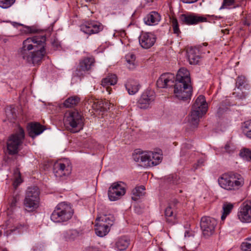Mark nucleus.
<instances>
[{
  "instance_id": "obj_1",
  "label": "nucleus",
  "mask_w": 251,
  "mask_h": 251,
  "mask_svg": "<svg viewBox=\"0 0 251 251\" xmlns=\"http://www.w3.org/2000/svg\"><path fill=\"white\" fill-rule=\"evenodd\" d=\"M46 41L44 35L27 38L23 42L22 47L18 50L19 57L30 65H39L46 53Z\"/></svg>"
},
{
  "instance_id": "obj_2",
  "label": "nucleus",
  "mask_w": 251,
  "mask_h": 251,
  "mask_svg": "<svg viewBox=\"0 0 251 251\" xmlns=\"http://www.w3.org/2000/svg\"><path fill=\"white\" fill-rule=\"evenodd\" d=\"M73 213V210L70 204L61 202L56 206L50 216V219L55 223L65 222L71 219Z\"/></svg>"
},
{
  "instance_id": "obj_3",
  "label": "nucleus",
  "mask_w": 251,
  "mask_h": 251,
  "mask_svg": "<svg viewBox=\"0 0 251 251\" xmlns=\"http://www.w3.org/2000/svg\"><path fill=\"white\" fill-rule=\"evenodd\" d=\"M25 138V132L20 126L17 131L11 135L7 141V149L8 153L11 155L17 154L20 150Z\"/></svg>"
},
{
  "instance_id": "obj_4",
  "label": "nucleus",
  "mask_w": 251,
  "mask_h": 251,
  "mask_svg": "<svg viewBox=\"0 0 251 251\" xmlns=\"http://www.w3.org/2000/svg\"><path fill=\"white\" fill-rule=\"evenodd\" d=\"M218 183L222 188L227 186L241 187L244 184V179L239 174L230 173L222 175L218 179Z\"/></svg>"
},
{
  "instance_id": "obj_5",
  "label": "nucleus",
  "mask_w": 251,
  "mask_h": 251,
  "mask_svg": "<svg viewBox=\"0 0 251 251\" xmlns=\"http://www.w3.org/2000/svg\"><path fill=\"white\" fill-rule=\"evenodd\" d=\"M135 160L145 167H151L159 164L162 159V154L158 152L144 151L135 158Z\"/></svg>"
},
{
  "instance_id": "obj_6",
  "label": "nucleus",
  "mask_w": 251,
  "mask_h": 251,
  "mask_svg": "<svg viewBox=\"0 0 251 251\" xmlns=\"http://www.w3.org/2000/svg\"><path fill=\"white\" fill-rule=\"evenodd\" d=\"M64 123L68 130L73 133L77 132L83 128V122L82 117L76 111L66 114Z\"/></svg>"
},
{
  "instance_id": "obj_7",
  "label": "nucleus",
  "mask_w": 251,
  "mask_h": 251,
  "mask_svg": "<svg viewBox=\"0 0 251 251\" xmlns=\"http://www.w3.org/2000/svg\"><path fill=\"white\" fill-rule=\"evenodd\" d=\"M39 189H29L27 191L24 201V207L25 211L30 212L36 210L40 202Z\"/></svg>"
},
{
  "instance_id": "obj_8",
  "label": "nucleus",
  "mask_w": 251,
  "mask_h": 251,
  "mask_svg": "<svg viewBox=\"0 0 251 251\" xmlns=\"http://www.w3.org/2000/svg\"><path fill=\"white\" fill-rule=\"evenodd\" d=\"M192 93L191 84L176 81L174 84V96L179 100H187L191 99Z\"/></svg>"
},
{
  "instance_id": "obj_9",
  "label": "nucleus",
  "mask_w": 251,
  "mask_h": 251,
  "mask_svg": "<svg viewBox=\"0 0 251 251\" xmlns=\"http://www.w3.org/2000/svg\"><path fill=\"white\" fill-rule=\"evenodd\" d=\"M237 218L242 223H251V200L241 203L237 212Z\"/></svg>"
},
{
  "instance_id": "obj_10",
  "label": "nucleus",
  "mask_w": 251,
  "mask_h": 251,
  "mask_svg": "<svg viewBox=\"0 0 251 251\" xmlns=\"http://www.w3.org/2000/svg\"><path fill=\"white\" fill-rule=\"evenodd\" d=\"M217 225V222L213 218L205 216L201 219V227L203 235L205 237L212 235L215 231V229Z\"/></svg>"
},
{
  "instance_id": "obj_11",
  "label": "nucleus",
  "mask_w": 251,
  "mask_h": 251,
  "mask_svg": "<svg viewBox=\"0 0 251 251\" xmlns=\"http://www.w3.org/2000/svg\"><path fill=\"white\" fill-rule=\"evenodd\" d=\"M155 99V92L151 90H147L143 93L138 100L137 106L140 109H148L154 102Z\"/></svg>"
},
{
  "instance_id": "obj_12",
  "label": "nucleus",
  "mask_w": 251,
  "mask_h": 251,
  "mask_svg": "<svg viewBox=\"0 0 251 251\" xmlns=\"http://www.w3.org/2000/svg\"><path fill=\"white\" fill-rule=\"evenodd\" d=\"M179 20L182 24L194 25L200 23L207 22V18L203 16H200L193 13H187L181 14Z\"/></svg>"
},
{
  "instance_id": "obj_13",
  "label": "nucleus",
  "mask_w": 251,
  "mask_h": 251,
  "mask_svg": "<svg viewBox=\"0 0 251 251\" xmlns=\"http://www.w3.org/2000/svg\"><path fill=\"white\" fill-rule=\"evenodd\" d=\"M53 173L56 178H61L69 176L72 172V166L69 163L57 162L53 165Z\"/></svg>"
},
{
  "instance_id": "obj_14",
  "label": "nucleus",
  "mask_w": 251,
  "mask_h": 251,
  "mask_svg": "<svg viewBox=\"0 0 251 251\" xmlns=\"http://www.w3.org/2000/svg\"><path fill=\"white\" fill-rule=\"evenodd\" d=\"M81 30L87 34H96L103 29L102 25L97 21H88L80 26Z\"/></svg>"
},
{
  "instance_id": "obj_15",
  "label": "nucleus",
  "mask_w": 251,
  "mask_h": 251,
  "mask_svg": "<svg viewBox=\"0 0 251 251\" xmlns=\"http://www.w3.org/2000/svg\"><path fill=\"white\" fill-rule=\"evenodd\" d=\"M176 82L175 75L172 73H164L161 75L156 82L158 88H165L174 85Z\"/></svg>"
},
{
  "instance_id": "obj_16",
  "label": "nucleus",
  "mask_w": 251,
  "mask_h": 251,
  "mask_svg": "<svg viewBox=\"0 0 251 251\" xmlns=\"http://www.w3.org/2000/svg\"><path fill=\"white\" fill-rule=\"evenodd\" d=\"M176 200L173 201L172 203L168 206L165 211V217L166 222L169 225L173 226L177 223L176 214L174 211L176 204L177 203Z\"/></svg>"
},
{
  "instance_id": "obj_17",
  "label": "nucleus",
  "mask_w": 251,
  "mask_h": 251,
  "mask_svg": "<svg viewBox=\"0 0 251 251\" xmlns=\"http://www.w3.org/2000/svg\"><path fill=\"white\" fill-rule=\"evenodd\" d=\"M141 46L144 49H149L152 47L156 41L155 36L149 32L142 33L139 38Z\"/></svg>"
},
{
  "instance_id": "obj_18",
  "label": "nucleus",
  "mask_w": 251,
  "mask_h": 251,
  "mask_svg": "<svg viewBox=\"0 0 251 251\" xmlns=\"http://www.w3.org/2000/svg\"><path fill=\"white\" fill-rule=\"evenodd\" d=\"M207 46V43H204L199 46L198 47L191 48L188 51V58L190 64H197L200 59L199 51L202 46Z\"/></svg>"
},
{
  "instance_id": "obj_19",
  "label": "nucleus",
  "mask_w": 251,
  "mask_h": 251,
  "mask_svg": "<svg viewBox=\"0 0 251 251\" xmlns=\"http://www.w3.org/2000/svg\"><path fill=\"white\" fill-rule=\"evenodd\" d=\"M208 109V105L205 97L202 95L199 96L196 100L192 109L197 110L202 114H205Z\"/></svg>"
},
{
  "instance_id": "obj_20",
  "label": "nucleus",
  "mask_w": 251,
  "mask_h": 251,
  "mask_svg": "<svg viewBox=\"0 0 251 251\" xmlns=\"http://www.w3.org/2000/svg\"><path fill=\"white\" fill-rule=\"evenodd\" d=\"M95 62L93 57H85L80 61L77 70L79 72L88 71L94 66Z\"/></svg>"
},
{
  "instance_id": "obj_21",
  "label": "nucleus",
  "mask_w": 251,
  "mask_h": 251,
  "mask_svg": "<svg viewBox=\"0 0 251 251\" xmlns=\"http://www.w3.org/2000/svg\"><path fill=\"white\" fill-rule=\"evenodd\" d=\"M176 81L182 82L184 83L191 84L190 73L189 71L184 68H180L176 76H175Z\"/></svg>"
},
{
  "instance_id": "obj_22",
  "label": "nucleus",
  "mask_w": 251,
  "mask_h": 251,
  "mask_svg": "<svg viewBox=\"0 0 251 251\" xmlns=\"http://www.w3.org/2000/svg\"><path fill=\"white\" fill-rule=\"evenodd\" d=\"M45 130L44 126L38 123H32L29 125L28 134L32 138L40 135Z\"/></svg>"
},
{
  "instance_id": "obj_23",
  "label": "nucleus",
  "mask_w": 251,
  "mask_h": 251,
  "mask_svg": "<svg viewBox=\"0 0 251 251\" xmlns=\"http://www.w3.org/2000/svg\"><path fill=\"white\" fill-rule=\"evenodd\" d=\"M204 114L200 113L198 111L192 109L188 116V123L192 128L197 127L200 121V118Z\"/></svg>"
},
{
  "instance_id": "obj_24",
  "label": "nucleus",
  "mask_w": 251,
  "mask_h": 251,
  "mask_svg": "<svg viewBox=\"0 0 251 251\" xmlns=\"http://www.w3.org/2000/svg\"><path fill=\"white\" fill-rule=\"evenodd\" d=\"M160 20V15L155 11L151 12L144 19L145 23L149 25H157Z\"/></svg>"
},
{
  "instance_id": "obj_25",
  "label": "nucleus",
  "mask_w": 251,
  "mask_h": 251,
  "mask_svg": "<svg viewBox=\"0 0 251 251\" xmlns=\"http://www.w3.org/2000/svg\"><path fill=\"white\" fill-rule=\"evenodd\" d=\"M99 215L96 219V221H100L103 223H105L106 225H108L111 226L114 223L115 218L111 214H106L100 211V208H98Z\"/></svg>"
},
{
  "instance_id": "obj_26",
  "label": "nucleus",
  "mask_w": 251,
  "mask_h": 251,
  "mask_svg": "<svg viewBox=\"0 0 251 251\" xmlns=\"http://www.w3.org/2000/svg\"><path fill=\"white\" fill-rule=\"evenodd\" d=\"M95 232L96 234L100 237L105 236L110 230V227L108 225L97 221L95 225Z\"/></svg>"
},
{
  "instance_id": "obj_27",
  "label": "nucleus",
  "mask_w": 251,
  "mask_h": 251,
  "mask_svg": "<svg viewBox=\"0 0 251 251\" xmlns=\"http://www.w3.org/2000/svg\"><path fill=\"white\" fill-rule=\"evenodd\" d=\"M101 85L103 87H105L106 91L108 94H110L111 89L109 87V85H114L117 82V77L114 74H110L108 75L106 77L103 78L101 80Z\"/></svg>"
},
{
  "instance_id": "obj_28",
  "label": "nucleus",
  "mask_w": 251,
  "mask_h": 251,
  "mask_svg": "<svg viewBox=\"0 0 251 251\" xmlns=\"http://www.w3.org/2000/svg\"><path fill=\"white\" fill-rule=\"evenodd\" d=\"M79 235V232L74 229L65 230L61 234V238L67 242L74 241Z\"/></svg>"
},
{
  "instance_id": "obj_29",
  "label": "nucleus",
  "mask_w": 251,
  "mask_h": 251,
  "mask_svg": "<svg viewBox=\"0 0 251 251\" xmlns=\"http://www.w3.org/2000/svg\"><path fill=\"white\" fill-rule=\"evenodd\" d=\"M126 193V189H109L108 195L111 201H115L120 198Z\"/></svg>"
},
{
  "instance_id": "obj_30",
  "label": "nucleus",
  "mask_w": 251,
  "mask_h": 251,
  "mask_svg": "<svg viewBox=\"0 0 251 251\" xmlns=\"http://www.w3.org/2000/svg\"><path fill=\"white\" fill-rule=\"evenodd\" d=\"M126 90L129 95H134L139 89L138 83L133 80H129L125 84Z\"/></svg>"
},
{
  "instance_id": "obj_31",
  "label": "nucleus",
  "mask_w": 251,
  "mask_h": 251,
  "mask_svg": "<svg viewBox=\"0 0 251 251\" xmlns=\"http://www.w3.org/2000/svg\"><path fill=\"white\" fill-rule=\"evenodd\" d=\"M129 244V240L126 237H121L116 242V247L119 251L125 250Z\"/></svg>"
},
{
  "instance_id": "obj_32",
  "label": "nucleus",
  "mask_w": 251,
  "mask_h": 251,
  "mask_svg": "<svg viewBox=\"0 0 251 251\" xmlns=\"http://www.w3.org/2000/svg\"><path fill=\"white\" fill-rule=\"evenodd\" d=\"M234 207V204L230 202H225L223 203L222 207V215L221 216L222 220L224 221L227 215H228L231 212Z\"/></svg>"
},
{
  "instance_id": "obj_33",
  "label": "nucleus",
  "mask_w": 251,
  "mask_h": 251,
  "mask_svg": "<svg viewBox=\"0 0 251 251\" xmlns=\"http://www.w3.org/2000/svg\"><path fill=\"white\" fill-rule=\"evenodd\" d=\"M80 99L77 96L71 97L64 102V106L67 108L72 107L76 105L79 101Z\"/></svg>"
},
{
  "instance_id": "obj_34",
  "label": "nucleus",
  "mask_w": 251,
  "mask_h": 251,
  "mask_svg": "<svg viewBox=\"0 0 251 251\" xmlns=\"http://www.w3.org/2000/svg\"><path fill=\"white\" fill-rule=\"evenodd\" d=\"M13 179V185L15 188L18 187L19 185L22 183L23 180L21 178V173L19 169L16 168L14 169Z\"/></svg>"
},
{
  "instance_id": "obj_35",
  "label": "nucleus",
  "mask_w": 251,
  "mask_h": 251,
  "mask_svg": "<svg viewBox=\"0 0 251 251\" xmlns=\"http://www.w3.org/2000/svg\"><path fill=\"white\" fill-rule=\"evenodd\" d=\"M135 55L132 53H129L126 55L127 66L129 69H133L135 67Z\"/></svg>"
},
{
  "instance_id": "obj_36",
  "label": "nucleus",
  "mask_w": 251,
  "mask_h": 251,
  "mask_svg": "<svg viewBox=\"0 0 251 251\" xmlns=\"http://www.w3.org/2000/svg\"><path fill=\"white\" fill-rule=\"evenodd\" d=\"M145 189H132L131 198L134 201H137L145 195Z\"/></svg>"
},
{
  "instance_id": "obj_37",
  "label": "nucleus",
  "mask_w": 251,
  "mask_h": 251,
  "mask_svg": "<svg viewBox=\"0 0 251 251\" xmlns=\"http://www.w3.org/2000/svg\"><path fill=\"white\" fill-rule=\"evenodd\" d=\"M243 128L246 136L251 139V120L245 122Z\"/></svg>"
},
{
  "instance_id": "obj_38",
  "label": "nucleus",
  "mask_w": 251,
  "mask_h": 251,
  "mask_svg": "<svg viewBox=\"0 0 251 251\" xmlns=\"http://www.w3.org/2000/svg\"><path fill=\"white\" fill-rule=\"evenodd\" d=\"M171 22L173 29L174 33L178 35L180 33L179 28L178 24L177 19L176 18L172 17L171 18Z\"/></svg>"
},
{
  "instance_id": "obj_39",
  "label": "nucleus",
  "mask_w": 251,
  "mask_h": 251,
  "mask_svg": "<svg viewBox=\"0 0 251 251\" xmlns=\"http://www.w3.org/2000/svg\"><path fill=\"white\" fill-rule=\"evenodd\" d=\"M243 251H251V237L246 238L241 245Z\"/></svg>"
},
{
  "instance_id": "obj_40",
  "label": "nucleus",
  "mask_w": 251,
  "mask_h": 251,
  "mask_svg": "<svg viewBox=\"0 0 251 251\" xmlns=\"http://www.w3.org/2000/svg\"><path fill=\"white\" fill-rule=\"evenodd\" d=\"M240 155L247 161H251V150L248 149H245L242 150L240 153Z\"/></svg>"
},
{
  "instance_id": "obj_41",
  "label": "nucleus",
  "mask_w": 251,
  "mask_h": 251,
  "mask_svg": "<svg viewBox=\"0 0 251 251\" xmlns=\"http://www.w3.org/2000/svg\"><path fill=\"white\" fill-rule=\"evenodd\" d=\"M129 186L125 182L119 181L112 183L109 188H126Z\"/></svg>"
},
{
  "instance_id": "obj_42",
  "label": "nucleus",
  "mask_w": 251,
  "mask_h": 251,
  "mask_svg": "<svg viewBox=\"0 0 251 251\" xmlns=\"http://www.w3.org/2000/svg\"><path fill=\"white\" fill-rule=\"evenodd\" d=\"M16 0H0V7L2 8H8L11 6Z\"/></svg>"
},
{
  "instance_id": "obj_43",
  "label": "nucleus",
  "mask_w": 251,
  "mask_h": 251,
  "mask_svg": "<svg viewBox=\"0 0 251 251\" xmlns=\"http://www.w3.org/2000/svg\"><path fill=\"white\" fill-rule=\"evenodd\" d=\"M90 102H93L92 104V107L96 110H102L103 108V103L101 101L96 100H90Z\"/></svg>"
},
{
  "instance_id": "obj_44",
  "label": "nucleus",
  "mask_w": 251,
  "mask_h": 251,
  "mask_svg": "<svg viewBox=\"0 0 251 251\" xmlns=\"http://www.w3.org/2000/svg\"><path fill=\"white\" fill-rule=\"evenodd\" d=\"M235 149V147L233 145L230 143H227L223 149L224 150L222 151L224 152L231 153L234 151Z\"/></svg>"
},
{
  "instance_id": "obj_45",
  "label": "nucleus",
  "mask_w": 251,
  "mask_h": 251,
  "mask_svg": "<svg viewBox=\"0 0 251 251\" xmlns=\"http://www.w3.org/2000/svg\"><path fill=\"white\" fill-rule=\"evenodd\" d=\"M246 82V78L243 76H238L236 81V86L238 88H240L243 86Z\"/></svg>"
},
{
  "instance_id": "obj_46",
  "label": "nucleus",
  "mask_w": 251,
  "mask_h": 251,
  "mask_svg": "<svg viewBox=\"0 0 251 251\" xmlns=\"http://www.w3.org/2000/svg\"><path fill=\"white\" fill-rule=\"evenodd\" d=\"M235 2V0H223V2L220 9L226 8L228 6L232 5Z\"/></svg>"
},
{
  "instance_id": "obj_47",
  "label": "nucleus",
  "mask_w": 251,
  "mask_h": 251,
  "mask_svg": "<svg viewBox=\"0 0 251 251\" xmlns=\"http://www.w3.org/2000/svg\"><path fill=\"white\" fill-rule=\"evenodd\" d=\"M182 2L185 3H192L197 1L198 0H180Z\"/></svg>"
},
{
  "instance_id": "obj_48",
  "label": "nucleus",
  "mask_w": 251,
  "mask_h": 251,
  "mask_svg": "<svg viewBox=\"0 0 251 251\" xmlns=\"http://www.w3.org/2000/svg\"><path fill=\"white\" fill-rule=\"evenodd\" d=\"M135 212H137V213H139V210H138V206H136V207H135Z\"/></svg>"
},
{
  "instance_id": "obj_49",
  "label": "nucleus",
  "mask_w": 251,
  "mask_h": 251,
  "mask_svg": "<svg viewBox=\"0 0 251 251\" xmlns=\"http://www.w3.org/2000/svg\"><path fill=\"white\" fill-rule=\"evenodd\" d=\"M135 188H141V189H142V188H145V186H143V185H141L140 186L136 187Z\"/></svg>"
},
{
  "instance_id": "obj_50",
  "label": "nucleus",
  "mask_w": 251,
  "mask_h": 251,
  "mask_svg": "<svg viewBox=\"0 0 251 251\" xmlns=\"http://www.w3.org/2000/svg\"><path fill=\"white\" fill-rule=\"evenodd\" d=\"M198 163L199 165V164H201V165H202V164H203V161H202L199 160V161H198Z\"/></svg>"
},
{
  "instance_id": "obj_51",
  "label": "nucleus",
  "mask_w": 251,
  "mask_h": 251,
  "mask_svg": "<svg viewBox=\"0 0 251 251\" xmlns=\"http://www.w3.org/2000/svg\"><path fill=\"white\" fill-rule=\"evenodd\" d=\"M145 0L147 1V2L149 3V2H152L154 0Z\"/></svg>"
},
{
  "instance_id": "obj_52",
  "label": "nucleus",
  "mask_w": 251,
  "mask_h": 251,
  "mask_svg": "<svg viewBox=\"0 0 251 251\" xmlns=\"http://www.w3.org/2000/svg\"><path fill=\"white\" fill-rule=\"evenodd\" d=\"M2 251H7V250H6V249H3V250H2Z\"/></svg>"
},
{
  "instance_id": "obj_53",
  "label": "nucleus",
  "mask_w": 251,
  "mask_h": 251,
  "mask_svg": "<svg viewBox=\"0 0 251 251\" xmlns=\"http://www.w3.org/2000/svg\"><path fill=\"white\" fill-rule=\"evenodd\" d=\"M172 182H173V183H176V182L175 180H173Z\"/></svg>"
}]
</instances>
